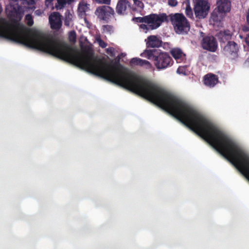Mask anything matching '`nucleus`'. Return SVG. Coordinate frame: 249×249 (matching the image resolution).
Returning <instances> with one entry per match:
<instances>
[{
	"label": "nucleus",
	"mask_w": 249,
	"mask_h": 249,
	"mask_svg": "<svg viewBox=\"0 0 249 249\" xmlns=\"http://www.w3.org/2000/svg\"><path fill=\"white\" fill-rule=\"evenodd\" d=\"M98 41L99 46L101 48H105L107 47V44L101 39H99Z\"/></svg>",
	"instance_id": "32"
},
{
	"label": "nucleus",
	"mask_w": 249,
	"mask_h": 249,
	"mask_svg": "<svg viewBox=\"0 0 249 249\" xmlns=\"http://www.w3.org/2000/svg\"><path fill=\"white\" fill-rule=\"evenodd\" d=\"M134 2V5L137 7L138 8H139L140 10H142L143 9L144 4L143 2L140 0H133Z\"/></svg>",
	"instance_id": "25"
},
{
	"label": "nucleus",
	"mask_w": 249,
	"mask_h": 249,
	"mask_svg": "<svg viewBox=\"0 0 249 249\" xmlns=\"http://www.w3.org/2000/svg\"><path fill=\"white\" fill-rule=\"evenodd\" d=\"M89 10V4L84 2H80L78 5V10L82 14H85Z\"/></svg>",
	"instance_id": "19"
},
{
	"label": "nucleus",
	"mask_w": 249,
	"mask_h": 249,
	"mask_svg": "<svg viewBox=\"0 0 249 249\" xmlns=\"http://www.w3.org/2000/svg\"><path fill=\"white\" fill-rule=\"evenodd\" d=\"M194 10L196 18H203L208 15L210 6L205 0H194Z\"/></svg>",
	"instance_id": "5"
},
{
	"label": "nucleus",
	"mask_w": 249,
	"mask_h": 249,
	"mask_svg": "<svg viewBox=\"0 0 249 249\" xmlns=\"http://www.w3.org/2000/svg\"><path fill=\"white\" fill-rule=\"evenodd\" d=\"M177 0H168V4L171 7H175L178 5Z\"/></svg>",
	"instance_id": "29"
},
{
	"label": "nucleus",
	"mask_w": 249,
	"mask_h": 249,
	"mask_svg": "<svg viewBox=\"0 0 249 249\" xmlns=\"http://www.w3.org/2000/svg\"><path fill=\"white\" fill-rule=\"evenodd\" d=\"M74 0H57V3L55 4V8L57 10L63 8L68 4H71Z\"/></svg>",
	"instance_id": "18"
},
{
	"label": "nucleus",
	"mask_w": 249,
	"mask_h": 249,
	"mask_svg": "<svg viewBox=\"0 0 249 249\" xmlns=\"http://www.w3.org/2000/svg\"><path fill=\"white\" fill-rule=\"evenodd\" d=\"M103 32L107 33H111L113 32V26L110 25H104L102 26Z\"/></svg>",
	"instance_id": "24"
},
{
	"label": "nucleus",
	"mask_w": 249,
	"mask_h": 249,
	"mask_svg": "<svg viewBox=\"0 0 249 249\" xmlns=\"http://www.w3.org/2000/svg\"><path fill=\"white\" fill-rule=\"evenodd\" d=\"M134 22L137 23H146L147 16L142 17H134L133 18Z\"/></svg>",
	"instance_id": "23"
},
{
	"label": "nucleus",
	"mask_w": 249,
	"mask_h": 249,
	"mask_svg": "<svg viewBox=\"0 0 249 249\" xmlns=\"http://www.w3.org/2000/svg\"><path fill=\"white\" fill-rule=\"evenodd\" d=\"M165 21H168L167 16L165 13L151 14L147 16L146 24L150 25L151 30L157 29Z\"/></svg>",
	"instance_id": "6"
},
{
	"label": "nucleus",
	"mask_w": 249,
	"mask_h": 249,
	"mask_svg": "<svg viewBox=\"0 0 249 249\" xmlns=\"http://www.w3.org/2000/svg\"><path fill=\"white\" fill-rule=\"evenodd\" d=\"M51 28L53 30H59L62 26L60 15L59 13L53 12L49 17Z\"/></svg>",
	"instance_id": "9"
},
{
	"label": "nucleus",
	"mask_w": 249,
	"mask_h": 249,
	"mask_svg": "<svg viewBox=\"0 0 249 249\" xmlns=\"http://www.w3.org/2000/svg\"><path fill=\"white\" fill-rule=\"evenodd\" d=\"M202 48L209 52H215L218 47L216 38L213 36L204 37L201 42Z\"/></svg>",
	"instance_id": "8"
},
{
	"label": "nucleus",
	"mask_w": 249,
	"mask_h": 249,
	"mask_svg": "<svg viewBox=\"0 0 249 249\" xmlns=\"http://www.w3.org/2000/svg\"><path fill=\"white\" fill-rule=\"evenodd\" d=\"M219 36L221 41H230L231 39L232 34L230 30H225L219 33Z\"/></svg>",
	"instance_id": "17"
},
{
	"label": "nucleus",
	"mask_w": 249,
	"mask_h": 249,
	"mask_svg": "<svg viewBox=\"0 0 249 249\" xmlns=\"http://www.w3.org/2000/svg\"><path fill=\"white\" fill-rule=\"evenodd\" d=\"M218 82V78L214 74L208 73L204 77V84L210 88L214 87Z\"/></svg>",
	"instance_id": "11"
},
{
	"label": "nucleus",
	"mask_w": 249,
	"mask_h": 249,
	"mask_svg": "<svg viewBox=\"0 0 249 249\" xmlns=\"http://www.w3.org/2000/svg\"><path fill=\"white\" fill-rule=\"evenodd\" d=\"M130 64L131 65L134 66H146L147 67L151 66V64L148 61L137 57L132 58L130 61Z\"/></svg>",
	"instance_id": "16"
},
{
	"label": "nucleus",
	"mask_w": 249,
	"mask_h": 249,
	"mask_svg": "<svg viewBox=\"0 0 249 249\" xmlns=\"http://www.w3.org/2000/svg\"><path fill=\"white\" fill-rule=\"evenodd\" d=\"M185 14L188 18H193V10L189 3L186 4V7L185 9Z\"/></svg>",
	"instance_id": "20"
},
{
	"label": "nucleus",
	"mask_w": 249,
	"mask_h": 249,
	"mask_svg": "<svg viewBox=\"0 0 249 249\" xmlns=\"http://www.w3.org/2000/svg\"><path fill=\"white\" fill-rule=\"evenodd\" d=\"M7 13L11 23L0 21V37L51 54L112 83V65L95 56L90 47H83L81 53L66 42L49 39L41 33L29 36L19 23L23 15L21 7H11Z\"/></svg>",
	"instance_id": "1"
},
{
	"label": "nucleus",
	"mask_w": 249,
	"mask_h": 249,
	"mask_svg": "<svg viewBox=\"0 0 249 249\" xmlns=\"http://www.w3.org/2000/svg\"><path fill=\"white\" fill-rule=\"evenodd\" d=\"M170 53L178 62H180L182 61L185 56L181 50L179 48L172 49Z\"/></svg>",
	"instance_id": "14"
},
{
	"label": "nucleus",
	"mask_w": 249,
	"mask_h": 249,
	"mask_svg": "<svg viewBox=\"0 0 249 249\" xmlns=\"http://www.w3.org/2000/svg\"><path fill=\"white\" fill-rule=\"evenodd\" d=\"M1 10H2V8H1V6L0 5V13H1Z\"/></svg>",
	"instance_id": "36"
},
{
	"label": "nucleus",
	"mask_w": 249,
	"mask_h": 249,
	"mask_svg": "<svg viewBox=\"0 0 249 249\" xmlns=\"http://www.w3.org/2000/svg\"><path fill=\"white\" fill-rule=\"evenodd\" d=\"M186 67L185 66H179L177 71V73L179 74H182L183 75H186Z\"/></svg>",
	"instance_id": "26"
},
{
	"label": "nucleus",
	"mask_w": 249,
	"mask_h": 249,
	"mask_svg": "<svg viewBox=\"0 0 249 249\" xmlns=\"http://www.w3.org/2000/svg\"><path fill=\"white\" fill-rule=\"evenodd\" d=\"M37 0H30V1H29V3L31 4H34L36 3V1Z\"/></svg>",
	"instance_id": "34"
},
{
	"label": "nucleus",
	"mask_w": 249,
	"mask_h": 249,
	"mask_svg": "<svg viewBox=\"0 0 249 249\" xmlns=\"http://www.w3.org/2000/svg\"><path fill=\"white\" fill-rule=\"evenodd\" d=\"M25 20L27 25L29 26H32L34 24L33 17L31 14H27L25 16Z\"/></svg>",
	"instance_id": "22"
},
{
	"label": "nucleus",
	"mask_w": 249,
	"mask_h": 249,
	"mask_svg": "<svg viewBox=\"0 0 249 249\" xmlns=\"http://www.w3.org/2000/svg\"><path fill=\"white\" fill-rule=\"evenodd\" d=\"M69 40L70 42L74 43L76 40V34L74 31H71L69 33Z\"/></svg>",
	"instance_id": "21"
},
{
	"label": "nucleus",
	"mask_w": 249,
	"mask_h": 249,
	"mask_svg": "<svg viewBox=\"0 0 249 249\" xmlns=\"http://www.w3.org/2000/svg\"><path fill=\"white\" fill-rule=\"evenodd\" d=\"M154 61L157 69H165L172 66L173 61L169 54L160 49L146 50L141 55Z\"/></svg>",
	"instance_id": "2"
},
{
	"label": "nucleus",
	"mask_w": 249,
	"mask_h": 249,
	"mask_svg": "<svg viewBox=\"0 0 249 249\" xmlns=\"http://www.w3.org/2000/svg\"><path fill=\"white\" fill-rule=\"evenodd\" d=\"M216 8L221 12L225 13L230 12L231 9V0H217Z\"/></svg>",
	"instance_id": "10"
},
{
	"label": "nucleus",
	"mask_w": 249,
	"mask_h": 249,
	"mask_svg": "<svg viewBox=\"0 0 249 249\" xmlns=\"http://www.w3.org/2000/svg\"><path fill=\"white\" fill-rule=\"evenodd\" d=\"M107 53L109 54L111 56H114V49L113 48L109 47L106 49Z\"/></svg>",
	"instance_id": "30"
},
{
	"label": "nucleus",
	"mask_w": 249,
	"mask_h": 249,
	"mask_svg": "<svg viewBox=\"0 0 249 249\" xmlns=\"http://www.w3.org/2000/svg\"><path fill=\"white\" fill-rule=\"evenodd\" d=\"M35 14L36 15H38V16H39V15H41V14H42V12L41 11V10H37L35 11Z\"/></svg>",
	"instance_id": "33"
},
{
	"label": "nucleus",
	"mask_w": 249,
	"mask_h": 249,
	"mask_svg": "<svg viewBox=\"0 0 249 249\" xmlns=\"http://www.w3.org/2000/svg\"><path fill=\"white\" fill-rule=\"evenodd\" d=\"M65 25H67L68 26L69 25V24L68 23V22H67L66 21H65Z\"/></svg>",
	"instance_id": "35"
},
{
	"label": "nucleus",
	"mask_w": 249,
	"mask_h": 249,
	"mask_svg": "<svg viewBox=\"0 0 249 249\" xmlns=\"http://www.w3.org/2000/svg\"><path fill=\"white\" fill-rule=\"evenodd\" d=\"M247 43L248 44V45L249 46V43H248V42H247Z\"/></svg>",
	"instance_id": "37"
},
{
	"label": "nucleus",
	"mask_w": 249,
	"mask_h": 249,
	"mask_svg": "<svg viewBox=\"0 0 249 249\" xmlns=\"http://www.w3.org/2000/svg\"><path fill=\"white\" fill-rule=\"evenodd\" d=\"M94 2H95L99 4H109L111 1V0H92Z\"/></svg>",
	"instance_id": "27"
},
{
	"label": "nucleus",
	"mask_w": 249,
	"mask_h": 249,
	"mask_svg": "<svg viewBox=\"0 0 249 249\" xmlns=\"http://www.w3.org/2000/svg\"><path fill=\"white\" fill-rule=\"evenodd\" d=\"M225 14V12H221L217 8H216L212 13L211 18L214 22H220L223 19Z\"/></svg>",
	"instance_id": "15"
},
{
	"label": "nucleus",
	"mask_w": 249,
	"mask_h": 249,
	"mask_svg": "<svg viewBox=\"0 0 249 249\" xmlns=\"http://www.w3.org/2000/svg\"><path fill=\"white\" fill-rule=\"evenodd\" d=\"M161 41L155 36H150L147 37L146 45L147 47H159L161 45Z\"/></svg>",
	"instance_id": "12"
},
{
	"label": "nucleus",
	"mask_w": 249,
	"mask_h": 249,
	"mask_svg": "<svg viewBox=\"0 0 249 249\" xmlns=\"http://www.w3.org/2000/svg\"><path fill=\"white\" fill-rule=\"evenodd\" d=\"M238 51V44L232 41H228L222 50L223 54L231 59H234L237 57Z\"/></svg>",
	"instance_id": "7"
},
{
	"label": "nucleus",
	"mask_w": 249,
	"mask_h": 249,
	"mask_svg": "<svg viewBox=\"0 0 249 249\" xmlns=\"http://www.w3.org/2000/svg\"><path fill=\"white\" fill-rule=\"evenodd\" d=\"M140 28L143 29V30H145V32L146 33L148 30H150L151 28L150 27V25L147 24L146 25L145 24H142L140 25Z\"/></svg>",
	"instance_id": "28"
},
{
	"label": "nucleus",
	"mask_w": 249,
	"mask_h": 249,
	"mask_svg": "<svg viewBox=\"0 0 249 249\" xmlns=\"http://www.w3.org/2000/svg\"><path fill=\"white\" fill-rule=\"evenodd\" d=\"M170 21L177 33H187L190 30V23L182 14L176 13L170 15Z\"/></svg>",
	"instance_id": "3"
},
{
	"label": "nucleus",
	"mask_w": 249,
	"mask_h": 249,
	"mask_svg": "<svg viewBox=\"0 0 249 249\" xmlns=\"http://www.w3.org/2000/svg\"><path fill=\"white\" fill-rule=\"evenodd\" d=\"M54 0H45V5L47 8H51L53 7V1Z\"/></svg>",
	"instance_id": "31"
},
{
	"label": "nucleus",
	"mask_w": 249,
	"mask_h": 249,
	"mask_svg": "<svg viewBox=\"0 0 249 249\" xmlns=\"http://www.w3.org/2000/svg\"><path fill=\"white\" fill-rule=\"evenodd\" d=\"M94 14L100 20L108 22L114 17L115 12L114 9L107 5H102L97 7Z\"/></svg>",
	"instance_id": "4"
},
{
	"label": "nucleus",
	"mask_w": 249,
	"mask_h": 249,
	"mask_svg": "<svg viewBox=\"0 0 249 249\" xmlns=\"http://www.w3.org/2000/svg\"><path fill=\"white\" fill-rule=\"evenodd\" d=\"M129 3L127 0H119L116 8L117 13L119 15L124 14L127 6H129Z\"/></svg>",
	"instance_id": "13"
}]
</instances>
